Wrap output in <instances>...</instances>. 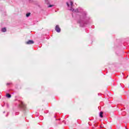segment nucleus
Returning a JSON list of instances; mask_svg holds the SVG:
<instances>
[{"label": "nucleus", "instance_id": "5", "mask_svg": "<svg viewBox=\"0 0 129 129\" xmlns=\"http://www.w3.org/2000/svg\"><path fill=\"white\" fill-rule=\"evenodd\" d=\"M34 42L33 40H28L26 42L27 45H32V44H34Z\"/></svg>", "mask_w": 129, "mask_h": 129}, {"label": "nucleus", "instance_id": "10", "mask_svg": "<svg viewBox=\"0 0 129 129\" xmlns=\"http://www.w3.org/2000/svg\"><path fill=\"white\" fill-rule=\"evenodd\" d=\"M52 7H54V5H50L48 6V8H52Z\"/></svg>", "mask_w": 129, "mask_h": 129}, {"label": "nucleus", "instance_id": "1", "mask_svg": "<svg viewBox=\"0 0 129 129\" xmlns=\"http://www.w3.org/2000/svg\"><path fill=\"white\" fill-rule=\"evenodd\" d=\"M78 23L80 24L81 27H85L88 24V20L86 19V13L84 12L80 16Z\"/></svg>", "mask_w": 129, "mask_h": 129}, {"label": "nucleus", "instance_id": "4", "mask_svg": "<svg viewBox=\"0 0 129 129\" xmlns=\"http://www.w3.org/2000/svg\"><path fill=\"white\" fill-rule=\"evenodd\" d=\"M55 31L57 33H60L61 32V28H60V27H59V25H56L55 26Z\"/></svg>", "mask_w": 129, "mask_h": 129}, {"label": "nucleus", "instance_id": "8", "mask_svg": "<svg viewBox=\"0 0 129 129\" xmlns=\"http://www.w3.org/2000/svg\"><path fill=\"white\" fill-rule=\"evenodd\" d=\"M102 114H103V112H100V115H99L100 117H103V115Z\"/></svg>", "mask_w": 129, "mask_h": 129}, {"label": "nucleus", "instance_id": "2", "mask_svg": "<svg viewBox=\"0 0 129 129\" xmlns=\"http://www.w3.org/2000/svg\"><path fill=\"white\" fill-rule=\"evenodd\" d=\"M67 5L69 8V11H72V12H75V13H79L78 9L74 10L73 8L74 5H73V2L72 1H70L69 3L67 2Z\"/></svg>", "mask_w": 129, "mask_h": 129}, {"label": "nucleus", "instance_id": "3", "mask_svg": "<svg viewBox=\"0 0 129 129\" xmlns=\"http://www.w3.org/2000/svg\"><path fill=\"white\" fill-rule=\"evenodd\" d=\"M19 102V107L23 109V110H25V109H26V105L25 103H24V102H23L22 101H20Z\"/></svg>", "mask_w": 129, "mask_h": 129}, {"label": "nucleus", "instance_id": "7", "mask_svg": "<svg viewBox=\"0 0 129 129\" xmlns=\"http://www.w3.org/2000/svg\"><path fill=\"white\" fill-rule=\"evenodd\" d=\"M6 96L8 98H11L12 97V95L11 94H6Z\"/></svg>", "mask_w": 129, "mask_h": 129}, {"label": "nucleus", "instance_id": "11", "mask_svg": "<svg viewBox=\"0 0 129 129\" xmlns=\"http://www.w3.org/2000/svg\"><path fill=\"white\" fill-rule=\"evenodd\" d=\"M10 84H11V83H7V85H10Z\"/></svg>", "mask_w": 129, "mask_h": 129}, {"label": "nucleus", "instance_id": "6", "mask_svg": "<svg viewBox=\"0 0 129 129\" xmlns=\"http://www.w3.org/2000/svg\"><path fill=\"white\" fill-rule=\"evenodd\" d=\"M1 31L2 32H3V33H6V32H7V28H6V27H4L1 29Z\"/></svg>", "mask_w": 129, "mask_h": 129}, {"label": "nucleus", "instance_id": "12", "mask_svg": "<svg viewBox=\"0 0 129 129\" xmlns=\"http://www.w3.org/2000/svg\"><path fill=\"white\" fill-rule=\"evenodd\" d=\"M5 112H6L5 111H4L3 113H5Z\"/></svg>", "mask_w": 129, "mask_h": 129}, {"label": "nucleus", "instance_id": "9", "mask_svg": "<svg viewBox=\"0 0 129 129\" xmlns=\"http://www.w3.org/2000/svg\"><path fill=\"white\" fill-rule=\"evenodd\" d=\"M29 16H31V13H28L26 14L27 18H29Z\"/></svg>", "mask_w": 129, "mask_h": 129}]
</instances>
